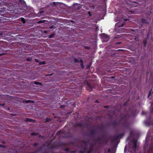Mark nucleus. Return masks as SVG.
<instances>
[{
  "label": "nucleus",
  "instance_id": "1",
  "mask_svg": "<svg viewBox=\"0 0 153 153\" xmlns=\"http://www.w3.org/2000/svg\"><path fill=\"white\" fill-rule=\"evenodd\" d=\"M101 38L103 39V40L105 42H107L109 39V36L106 34L104 33L101 34Z\"/></svg>",
  "mask_w": 153,
  "mask_h": 153
},
{
  "label": "nucleus",
  "instance_id": "2",
  "mask_svg": "<svg viewBox=\"0 0 153 153\" xmlns=\"http://www.w3.org/2000/svg\"><path fill=\"white\" fill-rule=\"evenodd\" d=\"M137 143V141L136 140H133V149L134 152H135V149L136 148Z\"/></svg>",
  "mask_w": 153,
  "mask_h": 153
},
{
  "label": "nucleus",
  "instance_id": "3",
  "mask_svg": "<svg viewBox=\"0 0 153 153\" xmlns=\"http://www.w3.org/2000/svg\"><path fill=\"white\" fill-rule=\"evenodd\" d=\"M74 7L75 9H79L80 7V4H76L74 5Z\"/></svg>",
  "mask_w": 153,
  "mask_h": 153
},
{
  "label": "nucleus",
  "instance_id": "4",
  "mask_svg": "<svg viewBox=\"0 0 153 153\" xmlns=\"http://www.w3.org/2000/svg\"><path fill=\"white\" fill-rule=\"evenodd\" d=\"M20 19L21 21L23 23H25V20L24 19V18H21Z\"/></svg>",
  "mask_w": 153,
  "mask_h": 153
},
{
  "label": "nucleus",
  "instance_id": "5",
  "mask_svg": "<svg viewBox=\"0 0 153 153\" xmlns=\"http://www.w3.org/2000/svg\"><path fill=\"white\" fill-rule=\"evenodd\" d=\"M127 20V19H123V18H122L120 20H119L118 21H119L120 22V21H123V20H124V21H125Z\"/></svg>",
  "mask_w": 153,
  "mask_h": 153
},
{
  "label": "nucleus",
  "instance_id": "6",
  "mask_svg": "<svg viewBox=\"0 0 153 153\" xmlns=\"http://www.w3.org/2000/svg\"><path fill=\"white\" fill-rule=\"evenodd\" d=\"M142 22L143 23H147V22H146L145 19H142Z\"/></svg>",
  "mask_w": 153,
  "mask_h": 153
},
{
  "label": "nucleus",
  "instance_id": "7",
  "mask_svg": "<svg viewBox=\"0 0 153 153\" xmlns=\"http://www.w3.org/2000/svg\"><path fill=\"white\" fill-rule=\"evenodd\" d=\"M33 102V101H31L30 100H28L27 101H26L27 103H28V102Z\"/></svg>",
  "mask_w": 153,
  "mask_h": 153
},
{
  "label": "nucleus",
  "instance_id": "8",
  "mask_svg": "<svg viewBox=\"0 0 153 153\" xmlns=\"http://www.w3.org/2000/svg\"><path fill=\"white\" fill-rule=\"evenodd\" d=\"M43 22H44V21H43V20L40 21H39L38 22V23H42Z\"/></svg>",
  "mask_w": 153,
  "mask_h": 153
},
{
  "label": "nucleus",
  "instance_id": "9",
  "mask_svg": "<svg viewBox=\"0 0 153 153\" xmlns=\"http://www.w3.org/2000/svg\"><path fill=\"white\" fill-rule=\"evenodd\" d=\"M150 152H152V153H153V149H151V148H150Z\"/></svg>",
  "mask_w": 153,
  "mask_h": 153
},
{
  "label": "nucleus",
  "instance_id": "10",
  "mask_svg": "<svg viewBox=\"0 0 153 153\" xmlns=\"http://www.w3.org/2000/svg\"><path fill=\"white\" fill-rule=\"evenodd\" d=\"M45 64V62H42L40 63L41 64Z\"/></svg>",
  "mask_w": 153,
  "mask_h": 153
},
{
  "label": "nucleus",
  "instance_id": "11",
  "mask_svg": "<svg viewBox=\"0 0 153 153\" xmlns=\"http://www.w3.org/2000/svg\"><path fill=\"white\" fill-rule=\"evenodd\" d=\"M31 119H27L26 120L27 121H31Z\"/></svg>",
  "mask_w": 153,
  "mask_h": 153
},
{
  "label": "nucleus",
  "instance_id": "12",
  "mask_svg": "<svg viewBox=\"0 0 153 153\" xmlns=\"http://www.w3.org/2000/svg\"><path fill=\"white\" fill-rule=\"evenodd\" d=\"M143 43H144V45L145 46H146V42L144 41H143Z\"/></svg>",
  "mask_w": 153,
  "mask_h": 153
},
{
  "label": "nucleus",
  "instance_id": "13",
  "mask_svg": "<svg viewBox=\"0 0 153 153\" xmlns=\"http://www.w3.org/2000/svg\"><path fill=\"white\" fill-rule=\"evenodd\" d=\"M34 84L36 85H37L38 84H39V83L37 82H34Z\"/></svg>",
  "mask_w": 153,
  "mask_h": 153
},
{
  "label": "nucleus",
  "instance_id": "14",
  "mask_svg": "<svg viewBox=\"0 0 153 153\" xmlns=\"http://www.w3.org/2000/svg\"><path fill=\"white\" fill-rule=\"evenodd\" d=\"M36 133H32V134H31V135H36Z\"/></svg>",
  "mask_w": 153,
  "mask_h": 153
},
{
  "label": "nucleus",
  "instance_id": "15",
  "mask_svg": "<svg viewBox=\"0 0 153 153\" xmlns=\"http://www.w3.org/2000/svg\"><path fill=\"white\" fill-rule=\"evenodd\" d=\"M151 91H150L149 93V94L148 95V97H149V96H150V94H151Z\"/></svg>",
  "mask_w": 153,
  "mask_h": 153
},
{
  "label": "nucleus",
  "instance_id": "16",
  "mask_svg": "<svg viewBox=\"0 0 153 153\" xmlns=\"http://www.w3.org/2000/svg\"><path fill=\"white\" fill-rule=\"evenodd\" d=\"M74 60H75V62H77L76 59H75Z\"/></svg>",
  "mask_w": 153,
  "mask_h": 153
},
{
  "label": "nucleus",
  "instance_id": "17",
  "mask_svg": "<svg viewBox=\"0 0 153 153\" xmlns=\"http://www.w3.org/2000/svg\"><path fill=\"white\" fill-rule=\"evenodd\" d=\"M49 120V119H47V120H46V121H48V120Z\"/></svg>",
  "mask_w": 153,
  "mask_h": 153
},
{
  "label": "nucleus",
  "instance_id": "18",
  "mask_svg": "<svg viewBox=\"0 0 153 153\" xmlns=\"http://www.w3.org/2000/svg\"><path fill=\"white\" fill-rule=\"evenodd\" d=\"M123 26V24H122L121 26V27H122Z\"/></svg>",
  "mask_w": 153,
  "mask_h": 153
},
{
  "label": "nucleus",
  "instance_id": "19",
  "mask_svg": "<svg viewBox=\"0 0 153 153\" xmlns=\"http://www.w3.org/2000/svg\"><path fill=\"white\" fill-rule=\"evenodd\" d=\"M2 146V145H0V147H1Z\"/></svg>",
  "mask_w": 153,
  "mask_h": 153
},
{
  "label": "nucleus",
  "instance_id": "20",
  "mask_svg": "<svg viewBox=\"0 0 153 153\" xmlns=\"http://www.w3.org/2000/svg\"><path fill=\"white\" fill-rule=\"evenodd\" d=\"M61 107L62 108H63V106H61Z\"/></svg>",
  "mask_w": 153,
  "mask_h": 153
},
{
  "label": "nucleus",
  "instance_id": "21",
  "mask_svg": "<svg viewBox=\"0 0 153 153\" xmlns=\"http://www.w3.org/2000/svg\"><path fill=\"white\" fill-rule=\"evenodd\" d=\"M109 152V150H108V152Z\"/></svg>",
  "mask_w": 153,
  "mask_h": 153
},
{
  "label": "nucleus",
  "instance_id": "22",
  "mask_svg": "<svg viewBox=\"0 0 153 153\" xmlns=\"http://www.w3.org/2000/svg\"><path fill=\"white\" fill-rule=\"evenodd\" d=\"M110 78H112V77H110Z\"/></svg>",
  "mask_w": 153,
  "mask_h": 153
}]
</instances>
